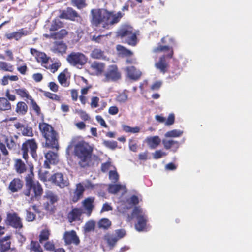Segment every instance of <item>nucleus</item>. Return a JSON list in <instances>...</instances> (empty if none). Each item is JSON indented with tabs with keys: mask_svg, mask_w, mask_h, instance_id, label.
<instances>
[{
	"mask_svg": "<svg viewBox=\"0 0 252 252\" xmlns=\"http://www.w3.org/2000/svg\"><path fill=\"white\" fill-rule=\"evenodd\" d=\"M126 234V232L123 229H120L115 230V237L118 240L124 237Z\"/></svg>",
	"mask_w": 252,
	"mask_h": 252,
	"instance_id": "61",
	"label": "nucleus"
},
{
	"mask_svg": "<svg viewBox=\"0 0 252 252\" xmlns=\"http://www.w3.org/2000/svg\"><path fill=\"white\" fill-rule=\"evenodd\" d=\"M7 220L9 224L13 227L16 229H21L23 227L21 219L16 213L8 214Z\"/></svg>",
	"mask_w": 252,
	"mask_h": 252,
	"instance_id": "18",
	"label": "nucleus"
},
{
	"mask_svg": "<svg viewBox=\"0 0 252 252\" xmlns=\"http://www.w3.org/2000/svg\"><path fill=\"white\" fill-rule=\"evenodd\" d=\"M41 92L43 93L44 96L47 98H48L53 100H55L58 102H60L61 101L60 97L57 94L52 93L50 92L40 90Z\"/></svg>",
	"mask_w": 252,
	"mask_h": 252,
	"instance_id": "42",
	"label": "nucleus"
},
{
	"mask_svg": "<svg viewBox=\"0 0 252 252\" xmlns=\"http://www.w3.org/2000/svg\"><path fill=\"white\" fill-rule=\"evenodd\" d=\"M84 191L85 189L81 183L77 184L73 193L72 201L73 203L78 202L83 196V192Z\"/></svg>",
	"mask_w": 252,
	"mask_h": 252,
	"instance_id": "23",
	"label": "nucleus"
},
{
	"mask_svg": "<svg viewBox=\"0 0 252 252\" xmlns=\"http://www.w3.org/2000/svg\"><path fill=\"white\" fill-rule=\"evenodd\" d=\"M19 137L17 135L6 136L4 138V142L8 150L13 152H17L20 150V144L18 142Z\"/></svg>",
	"mask_w": 252,
	"mask_h": 252,
	"instance_id": "11",
	"label": "nucleus"
},
{
	"mask_svg": "<svg viewBox=\"0 0 252 252\" xmlns=\"http://www.w3.org/2000/svg\"><path fill=\"white\" fill-rule=\"evenodd\" d=\"M99 98L97 96H93L91 99V106L92 108H96L98 106Z\"/></svg>",
	"mask_w": 252,
	"mask_h": 252,
	"instance_id": "64",
	"label": "nucleus"
},
{
	"mask_svg": "<svg viewBox=\"0 0 252 252\" xmlns=\"http://www.w3.org/2000/svg\"><path fill=\"white\" fill-rule=\"evenodd\" d=\"M14 91L18 95L22 98H25L29 100L32 97V96L30 95L28 90L24 88L15 89Z\"/></svg>",
	"mask_w": 252,
	"mask_h": 252,
	"instance_id": "33",
	"label": "nucleus"
},
{
	"mask_svg": "<svg viewBox=\"0 0 252 252\" xmlns=\"http://www.w3.org/2000/svg\"><path fill=\"white\" fill-rule=\"evenodd\" d=\"M38 61L41 62L42 63H47L49 61V58L44 53L40 52L38 54Z\"/></svg>",
	"mask_w": 252,
	"mask_h": 252,
	"instance_id": "54",
	"label": "nucleus"
},
{
	"mask_svg": "<svg viewBox=\"0 0 252 252\" xmlns=\"http://www.w3.org/2000/svg\"><path fill=\"white\" fill-rule=\"evenodd\" d=\"M8 148L6 146L5 143H3V142H1L0 143V150L4 156H7L9 155V151L8 150Z\"/></svg>",
	"mask_w": 252,
	"mask_h": 252,
	"instance_id": "57",
	"label": "nucleus"
},
{
	"mask_svg": "<svg viewBox=\"0 0 252 252\" xmlns=\"http://www.w3.org/2000/svg\"><path fill=\"white\" fill-rule=\"evenodd\" d=\"M68 33L65 29H62L58 32L51 33L50 37L54 39H62L68 34Z\"/></svg>",
	"mask_w": 252,
	"mask_h": 252,
	"instance_id": "34",
	"label": "nucleus"
},
{
	"mask_svg": "<svg viewBox=\"0 0 252 252\" xmlns=\"http://www.w3.org/2000/svg\"><path fill=\"white\" fill-rule=\"evenodd\" d=\"M5 96L9 102L10 101H14L16 100V95L14 94H11L9 89H7L5 91Z\"/></svg>",
	"mask_w": 252,
	"mask_h": 252,
	"instance_id": "63",
	"label": "nucleus"
},
{
	"mask_svg": "<svg viewBox=\"0 0 252 252\" xmlns=\"http://www.w3.org/2000/svg\"><path fill=\"white\" fill-rule=\"evenodd\" d=\"M45 157L50 163L55 164L58 161L57 153L49 151L45 154Z\"/></svg>",
	"mask_w": 252,
	"mask_h": 252,
	"instance_id": "31",
	"label": "nucleus"
},
{
	"mask_svg": "<svg viewBox=\"0 0 252 252\" xmlns=\"http://www.w3.org/2000/svg\"><path fill=\"white\" fill-rule=\"evenodd\" d=\"M9 237L0 239V252H5L10 249L11 242Z\"/></svg>",
	"mask_w": 252,
	"mask_h": 252,
	"instance_id": "28",
	"label": "nucleus"
},
{
	"mask_svg": "<svg viewBox=\"0 0 252 252\" xmlns=\"http://www.w3.org/2000/svg\"><path fill=\"white\" fill-rule=\"evenodd\" d=\"M174 54L173 49H171V51L167 55H163L159 57L158 61L155 63V67L162 74L166 73L169 68V62L167 59H171Z\"/></svg>",
	"mask_w": 252,
	"mask_h": 252,
	"instance_id": "9",
	"label": "nucleus"
},
{
	"mask_svg": "<svg viewBox=\"0 0 252 252\" xmlns=\"http://www.w3.org/2000/svg\"><path fill=\"white\" fill-rule=\"evenodd\" d=\"M117 36L125 40V42L131 46H135L138 43L137 35L133 32L132 27L125 25L117 32Z\"/></svg>",
	"mask_w": 252,
	"mask_h": 252,
	"instance_id": "6",
	"label": "nucleus"
},
{
	"mask_svg": "<svg viewBox=\"0 0 252 252\" xmlns=\"http://www.w3.org/2000/svg\"><path fill=\"white\" fill-rule=\"evenodd\" d=\"M98 224L99 228L106 229L110 227L111 222L108 219L103 218L99 221Z\"/></svg>",
	"mask_w": 252,
	"mask_h": 252,
	"instance_id": "43",
	"label": "nucleus"
},
{
	"mask_svg": "<svg viewBox=\"0 0 252 252\" xmlns=\"http://www.w3.org/2000/svg\"><path fill=\"white\" fill-rule=\"evenodd\" d=\"M30 173L28 174L25 178L26 182V189L23 193L26 196L32 199L33 198H40L43 193V189L41 185L38 181H34V167L33 165L29 166Z\"/></svg>",
	"mask_w": 252,
	"mask_h": 252,
	"instance_id": "4",
	"label": "nucleus"
},
{
	"mask_svg": "<svg viewBox=\"0 0 252 252\" xmlns=\"http://www.w3.org/2000/svg\"><path fill=\"white\" fill-rule=\"evenodd\" d=\"M8 148L6 146L5 143H3V142H1L0 143V150L4 156H7L9 155V151L8 150Z\"/></svg>",
	"mask_w": 252,
	"mask_h": 252,
	"instance_id": "56",
	"label": "nucleus"
},
{
	"mask_svg": "<svg viewBox=\"0 0 252 252\" xmlns=\"http://www.w3.org/2000/svg\"><path fill=\"white\" fill-rule=\"evenodd\" d=\"M61 65V63L60 62H55L52 63L48 68H46L49 69L53 73H55Z\"/></svg>",
	"mask_w": 252,
	"mask_h": 252,
	"instance_id": "60",
	"label": "nucleus"
},
{
	"mask_svg": "<svg viewBox=\"0 0 252 252\" xmlns=\"http://www.w3.org/2000/svg\"><path fill=\"white\" fill-rule=\"evenodd\" d=\"M30 246L31 250L34 252H43L42 248L37 241H32Z\"/></svg>",
	"mask_w": 252,
	"mask_h": 252,
	"instance_id": "46",
	"label": "nucleus"
},
{
	"mask_svg": "<svg viewBox=\"0 0 252 252\" xmlns=\"http://www.w3.org/2000/svg\"><path fill=\"white\" fill-rule=\"evenodd\" d=\"M44 199H46L47 201L51 202V204H54L58 200V196L52 191H47L43 197Z\"/></svg>",
	"mask_w": 252,
	"mask_h": 252,
	"instance_id": "36",
	"label": "nucleus"
},
{
	"mask_svg": "<svg viewBox=\"0 0 252 252\" xmlns=\"http://www.w3.org/2000/svg\"><path fill=\"white\" fill-rule=\"evenodd\" d=\"M13 168L18 174H22L27 170L25 163L21 158L14 159Z\"/></svg>",
	"mask_w": 252,
	"mask_h": 252,
	"instance_id": "21",
	"label": "nucleus"
},
{
	"mask_svg": "<svg viewBox=\"0 0 252 252\" xmlns=\"http://www.w3.org/2000/svg\"><path fill=\"white\" fill-rule=\"evenodd\" d=\"M95 222L94 220H90L87 221L84 227V230L85 232H89L94 230L95 228Z\"/></svg>",
	"mask_w": 252,
	"mask_h": 252,
	"instance_id": "48",
	"label": "nucleus"
},
{
	"mask_svg": "<svg viewBox=\"0 0 252 252\" xmlns=\"http://www.w3.org/2000/svg\"><path fill=\"white\" fill-rule=\"evenodd\" d=\"M162 143L166 150H170L173 153L176 152L180 147L179 142L173 139H163Z\"/></svg>",
	"mask_w": 252,
	"mask_h": 252,
	"instance_id": "19",
	"label": "nucleus"
},
{
	"mask_svg": "<svg viewBox=\"0 0 252 252\" xmlns=\"http://www.w3.org/2000/svg\"><path fill=\"white\" fill-rule=\"evenodd\" d=\"M71 4L78 9H81L87 6L86 0H71Z\"/></svg>",
	"mask_w": 252,
	"mask_h": 252,
	"instance_id": "39",
	"label": "nucleus"
},
{
	"mask_svg": "<svg viewBox=\"0 0 252 252\" xmlns=\"http://www.w3.org/2000/svg\"><path fill=\"white\" fill-rule=\"evenodd\" d=\"M175 122V115L173 113H170L165 122V125L166 126L172 125Z\"/></svg>",
	"mask_w": 252,
	"mask_h": 252,
	"instance_id": "62",
	"label": "nucleus"
},
{
	"mask_svg": "<svg viewBox=\"0 0 252 252\" xmlns=\"http://www.w3.org/2000/svg\"><path fill=\"white\" fill-rule=\"evenodd\" d=\"M109 178L114 183L119 180V175L116 170H110L109 172Z\"/></svg>",
	"mask_w": 252,
	"mask_h": 252,
	"instance_id": "53",
	"label": "nucleus"
},
{
	"mask_svg": "<svg viewBox=\"0 0 252 252\" xmlns=\"http://www.w3.org/2000/svg\"><path fill=\"white\" fill-rule=\"evenodd\" d=\"M145 142L149 147L152 149H156L161 143V139L158 136L147 137Z\"/></svg>",
	"mask_w": 252,
	"mask_h": 252,
	"instance_id": "22",
	"label": "nucleus"
},
{
	"mask_svg": "<svg viewBox=\"0 0 252 252\" xmlns=\"http://www.w3.org/2000/svg\"><path fill=\"white\" fill-rule=\"evenodd\" d=\"M66 60L70 65L81 68L86 63L88 58L82 53L72 52L67 56Z\"/></svg>",
	"mask_w": 252,
	"mask_h": 252,
	"instance_id": "8",
	"label": "nucleus"
},
{
	"mask_svg": "<svg viewBox=\"0 0 252 252\" xmlns=\"http://www.w3.org/2000/svg\"><path fill=\"white\" fill-rule=\"evenodd\" d=\"M90 13L92 27L101 32L111 29L119 23L125 15L121 11L116 12L104 8L92 9Z\"/></svg>",
	"mask_w": 252,
	"mask_h": 252,
	"instance_id": "1",
	"label": "nucleus"
},
{
	"mask_svg": "<svg viewBox=\"0 0 252 252\" xmlns=\"http://www.w3.org/2000/svg\"><path fill=\"white\" fill-rule=\"evenodd\" d=\"M127 91H124L122 93L119 94L117 96L116 100L120 103H124L128 99Z\"/></svg>",
	"mask_w": 252,
	"mask_h": 252,
	"instance_id": "49",
	"label": "nucleus"
},
{
	"mask_svg": "<svg viewBox=\"0 0 252 252\" xmlns=\"http://www.w3.org/2000/svg\"><path fill=\"white\" fill-rule=\"evenodd\" d=\"M29 100L30 101V105L32 107V110L35 112L37 116H39L41 114L40 107L38 105L32 97V98L30 99Z\"/></svg>",
	"mask_w": 252,
	"mask_h": 252,
	"instance_id": "45",
	"label": "nucleus"
},
{
	"mask_svg": "<svg viewBox=\"0 0 252 252\" xmlns=\"http://www.w3.org/2000/svg\"><path fill=\"white\" fill-rule=\"evenodd\" d=\"M48 181L61 188H64L69 185L68 180L64 179L63 174L61 173H56L53 174L48 179Z\"/></svg>",
	"mask_w": 252,
	"mask_h": 252,
	"instance_id": "12",
	"label": "nucleus"
},
{
	"mask_svg": "<svg viewBox=\"0 0 252 252\" xmlns=\"http://www.w3.org/2000/svg\"><path fill=\"white\" fill-rule=\"evenodd\" d=\"M105 66V65L104 63L96 61L93 62L90 65L91 69L97 75L100 74L103 72Z\"/></svg>",
	"mask_w": 252,
	"mask_h": 252,
	"instance_id": "26",
	"label": "nucleus"
},
{
	"mask_svg": "<svg viewBox=\"0 0 252 252\" xmlns=\"http://www.w3.org/2000/svg\"><path fill=\"white\" fill-rule=\"evenodd\" d=\"M116 49L120 54L126 57H131L133 55V53L131 50L121 45H117Z\"/></svg>",
	"mask_w": 252,
	"mask_h": 252,
	"instance_id": "32",
	"label": "nucleus"
},
{
	"mask_svg": "<svg viewBox=\"0 0 252 252\" xmlns=\"http://www.w3.org/2000/svg\"><path fill=\"white\" fill-rule=\"evenodd\" d=\"M14 126L16 129L20 130L24 136L33 137L34 135L32 128L28 125L17 122L14 124Z\"/></svg>",
	"mask_w": 252,
	"mask_h": 252,
	"instance_id": "16",
	"label": "nucleus"
},
{
	"mask_svg": "<svg viewBox=\"0 0 252 252\" xmlns=\"http://www.w3.org/2000/svg\"><path fill=\"white\" fill-rule=\"evenodd\" d=\"M104 76V82H116L122 78L121 73L118 66L114 64L109 66Z\"/></svg>",
	"mask_w": 252,
	"mask_h": 252,
	"instance_id": "10",
	"label": "nucleus"
},
{
	"mask_svg": "<svg viewBox=\"0 0 252 252\" xmlns=\"http://www.w3.org/2000/svg\"><path fill=\"white\" fill-rule=\"evenodd\" d=\"M15 111L19 116H24L28 111V106L25 102L18 101L16 103Z\"/></svg>",
	"mask_w": 252,
	"mask_h": 252,
	"instance_id": "24",
	"label": "nucleus"
},
{
	"mask_svg": "<svg viewBox=\"0 0 252 252\" xmlns=\"http://www.w3.org/2000/svg\"><path fill=\"white\" fill-rule=\"evenodd\" d=\"M38 128L41 135L45 140V147L58 151L60 148L59 135L54 128L43 121L39 123Z\"/></svg>",
	"mask_w": 252,
	"mask_h": 252,
	"instance_id": "3",
	"label": "nucleus"
},
{
	"mask_svg": "<svg viewBox=\"0 0 252 252\" xmlns=\"http://www.w3.org/2000/svg\"><path fill=\"white\" fill-rule=\"evenodd\" d=\"M80 139L81 137L77 136L71 139L70 145L66 149V153L69 155V149L73 147V154L78 160V165L81 168H87L92 164L94 148L88 142Z\"/></svg>",
	"mask_w": 252,
	"mask_h": 252,
	"instance_id": "2",
	"label": "nucleus"
},
{
	"mask_svg": "<svg viewBox=\"0 0 252 252\" xmlns=\"http://www.w3.org/2000/svg\"><path fill=\"white\" fill-rule=\"evenodd\" d=\"M23 185V181L21 179L14 178L10 182L7 189L10 193L17 192L22 189Z\"/></svg>",
	"mask_w": 252,
	"mask_h": 252,
	"instance_id": "17",
	"label": "nucleus"
},
{
	"mask_svg": "<svg viewBox=\"0 0 252 252\" xmlns=\"http://www.w3.org/2000/svg\"><path fill=\"white\" fill-rule=\"evenodd\" d=\"M50 235V231L49 229L45 228L42 230L39 236V241L42 243L43 241H47Z\"/></svg>",
	"mask_w": 252,
	"mask_h": 252,
	"instance_id": "37",
	"label": "nucleus"
},
{
	"mask_svg": "<svg viewBox=\"0 0 252 252\" xmlns=\"http://www.w3.org/2000/svg\"><path fill=\"white\" fill-rule=\"evenodd\" d=\"M183 134V131L180 130L173 129L167 131L164 135L166 138L179 137Z\"/></svg>",
	"mask_w": 252,
	"mask_h": 252,
	"instance_id": "41",
	"label": "nucleus"
},
{
	"mask_svg": "<svg viewBox=\"0 0 252 252\" xmlns=\"http://www.w3.org/2000/svg\"><path fill=\"white\" fill-rule=\"evenodd\" d=\"M29 32L27 30L22 28L17 32H13L14 39L16 40H19L22 36H26L28 34Z\"/></svg>",
	"mask_w": 252,
	"mask_h": 252,
	"instance_id": "44",
	"label": "nucleus"
},
{
	"mask_svg": "<svg viewBox=\"0 0 252 252\" xmlns=\"http://www.w3.org/2000/svg\"><path fill=\"white\" fill-rule=\"evenodd\" d=\"M12 109V105L8 100L4 97H0V111H8Z\"/></svg>",
	"mask_w": 252,
	"mask_h": 252,
	"instance_id": "29",
	"label": "nucleus"
},
{
	"mask_svg": "<svg viewBox=\"0 0 252 252\" xmlns=\"http://www.w3.org/2000/svg\"><path fill=\"white\" fill-rule=\"evenodd\" d=\"M90 57L92 59L97 60H105L106 58L104 52L99 48L94 49L90 54Z\"/></svg>",
	"mask_w": 252,
	"mask_h": 252,
	"instance_id": "27",
	"label": "nucleus"
},
{
	"mask_svg": "<svg viewBox=\"0 0 252 252\" xmlns=\"http://www.w3.org/2000/svg\"><path fill=\"white\" fill-rule=\"evenodd\" d=\"M53 205L54 204H51V202H49V201H46V202L44 203L43 206L44 209L46 211H49L51 213H53L54 212V211L55 210V208Z\"/></svg>",
	"mask_w": 252,
	"mask_h": 252,
	"instance_id": "55",
	"label": "nucleus"
},
{
	"mask_svg": "<svg viewBox=\"0 0 252 252\" xmlns=\"http://www.w3.org/2000/svg\"><path fill=\"white\" fill-rule=\"evenodd\" d=\"M58 80L60 84L63 87H66L69 85V83L67 81V77L64 71L59 74Z\"/></svg>",
	"mask_w": 252,
	"mask_h": 252,
	"instance_id": "38",
	"label": "nucleus"
},
{
	"mask_svg": "<svg viewBox=\"0 0 252 252\" xmlns=\"http://www.w3.org/2000/svg\"><path fill=\"white\" fill-rule=\"evenodd\" d=\"M128 77L131 80L137 81L139 80L142 75L140 70L133 66H128L125 68Z\"/></svg>",
	"mask_w": 252,
	"mask_h": 252,
	"instance_id": "20",
	"label": "nucleus"
},
{
	"mask_svg": "<svg viewBox=\"0 0 252 252\" xmlns=\"http://www.w3.org/2000/svg\"><path fill=\"white\" fill-rule=\"evenodd\" d=\"M14 70V66L11 63L4 61H0V71L13 72Z\"/></svg>",
	"mask_w": 252,
	"mask_h": 252,
	"instance_id": "35",
	"label": "nucleus"
},
{
	"mask_svg": "<svg viewBox=\"0 0 252 252\" xmlns=\"http://www.w3.org/2000/svg\"><path fill=\"white\" fill-rule=\"evenodd\" d=\"M63 239L66 245L74 244L77 246L80 241L75 230L65 231L63 234Z\"/></svg>",
	"mask_w": 252,
	"mask_h": 252,
	"instance_id": "14",
	"label": "nucleus"
},
{
	"mask_svg": "<svg viewBox=\"0 0 252 252\" xmlns=\"http://www.w3.org/2000/svg\"><path fill=\"white\" fill-rule=\"evenodd\" d=\"M38 147V143L35 138L26 139L22 143L19 151L21 152L22 158L27 161L29 158V153L33 158L36 159L37 158Z\"/></svg>",
	"mask_w": 252,
	"mask_h": 252,
	"instance_id": "5",
	"label": "nucleus"
},
{
	"mask_svg": "<svg viewBox=\"0 0 252 252\" xmlns=\"http://www.w3.org/2000/svg\"><path fill=\"white\" fill-rule=\"evenodd\" d=\"M62 19H65L72 21H77L78 19H81L80 15L72 7H67L65 10H63L59 16Z\"/></svg>",
	"mask_w": 252,
	"mask_h": 252,
	"instance_id": "13",
	"label": "nucleus"
},
{
	"mask_svg": "<svg viewBox=\"0 0 252 252\" xmlns=\"http://www.w3.org/2000/svg\"><path fill=\"white\" fill-rule=\"evenodd\" d=\"M132 214L136 218L137 220V222L135 225L136 229L138 231H143L146 228L148 221L147 216L142 209L137 206L134 208Z\"/></svg>",
	"mask_w": 252,
	"mask_h": 252,
	"instance_id": "7",
	"label": "nucleus"
},
{
	"mask_svg": "<svg viewBox=\"0 0 252 252\" xmlns=\"http://www.w3.org/2000/svg\"><path fill=\"white\" fill-rule=\"evenodd\" d=\"M44 247L47 251H53L55 250V244L53 241H47L45 243Z\"/></svg>",
	"mask_w": 252,
	"mask_h": 252,
	"instance_id": "58",
	"label": "nucleus"
},
{
	"mask_svg": "<svg viewBox=\"0 0 252 252\" xmlns=\"http://www.w3.org/2000/svg\"><path fill=\"white\" fill-rule=\"evenodd\" d=\"M103 144L106 147L111 149L112 150L115 149L118 146V143L115 141H108V140H104L103 142Z\"/></svg>",
	"mask_w": 252,
	"mask_h": 252,
	"instance_id": "52",
	"label": "nucleus"
},
{
	"mask_svg": "<svg viewBox=\"0 0 252 252\" xmlns=\"http://www.w3.org/2000/svg\"><path fill=\"white\" fill-rule=\"evenodd\" d=\"M66 49L67 46L63 41H55L54 42L52 51L54 53L63 54L66 52Z\"/></svg>",
	"mask_w": 252,
	"mask_h": 252,
	"instance_id": "25",
	"label": "nucleus"
},
{
	"mask_svg": "<svg viewBox=\"0 0 252 252\" xmlns=\"http://www.w3.org/2000/svg\"><path fill=\"white\" fill-rule=\"evenodd\" d=\"M94 199L88 198L84 200L83 202V206L86 210V214L88 216H90L94 208L93 202Z\"/></svg>",
	"mask_w": 252,
	"mask_h": 252,
	"instance_id": "30",
	"label": "nucleus"
},
{
	"mask_svg": "<svg viewBox=\"0 0 252 252\" xmlns=\"http://www.w3.org/2000/svg\"><path fill=\"white\" fill-rule=\"evenodd\" d=\"M63 22L59 19H55L53 20L49 30L50 31H56L63 27Z\"/></svg>",
	"mask_w": 252,
	"mask_h": 252,
	"instance_id": "40",
	"label": "nucleus"
},
{
	"mask_svg": "<svg viewBox=\"0 0 252 252\" xmlns=\"http://www.w3.org/2000/svg\"><path fill=\"white\" fill-rule=\"evenodd\" d=\"M173 49L172 47H170L166 45H158V46L153 49V52L155 53H159L164 51H171V49Z\"/></svg>",
	"mask_w": 252,
	"mask_h": 252,
	"instance_id": "50",
	"label": "nucleus"
},
{
	"mask_svg": "<svg viewBox=\"0 0 252 252\" xmlns=\"http://www.w3.org/2000/svg\"><path fill=\"white\" fill-rule=\"evenodd\" d=\"M122 185L120 184H111L108 187V191L112 194H116L122 189Z\"/></svg>",
	"mask_w": 252,
	"mask_h": 252,
	"instance_id": "47",
	"label": "nucleus"
},
{
	"mask_svg": "<svg viewBox=\"0 0 252 252\" xmlns=\"http://www.w3.org/2000/svg\"><path fill=\"white\" fill-rule=\"evenodd\" d=\"M83 213V210L81 208H73L67 215V219L68 222L71 223L75 221L81 220V217Z\"/></svg>",
	"mask_w": 252,
	"mask_h": 252,
	"instance_id": "15",
	"label": "nucleus"
},
{
	"mask_svg": "<svg viewBox=\"0 0 252 252\" xmlns=\"http://www.w3.org/2000/svg\"><path fill=\"white\" fill-rule=\"evenodd\" d=\"M105 239L107 241L108 245L111 247H113L118 241L115 236L111 235L105 236Z\"/></svg>",
	"mask_w": 252,
	"mask_h": 252,
	"instance_id": "51",
	"label": "nucleus"
},
{
	"mask_svg": "<svg viewBox=\"0 0 252 252\" xmlns=\"http://www.w3.org/2000/svg\"><path fill=\"white\" fill-rule=\"evenodd\" d=\"M36 215L32 212L26 210V220L28 222L32 221L35 219Z\"/></svg>",
	"mask_w": 252,
	"mask_h": 252,
	"instance_id": "59",
	"label": "nucleus"
}]
</instances>
